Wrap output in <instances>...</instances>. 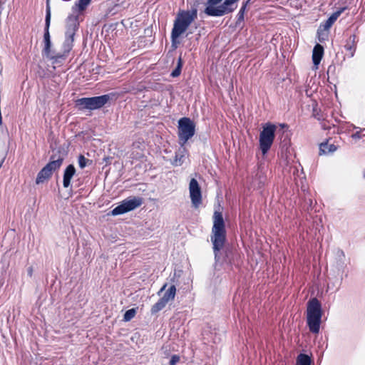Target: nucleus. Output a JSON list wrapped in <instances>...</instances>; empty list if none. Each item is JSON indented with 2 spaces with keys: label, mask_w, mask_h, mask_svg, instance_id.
Segmentation results:
<instances>
[{
  "label": "nucleus",
  "mask_w": 365,
  "mask_h": 365,
  "mask_svg": "<svg viewBox=\"0 0 365 365\" xmlns=\"http://www.w3.org/2000/svg\"><path fill=\"white\" fill-rule=\"evenodd\" d=\"M91 163V160L86 158L83 155H80L79 157H78V165H79V167L83 169L84 168L88 163Z\"/></svg>",
  "instance_id": "nucleus-28"
},
{
  "label": "nucleus",
  "mask_w": 365,
  "mask_h": 365,
  "mask_svg": "<svg viewBox=\"0 0 365 365\" xmlns=\"http://www.w3.org/2000/svg\"><path fill=\"white\" fill-rule=\"evenodd\" d=\"M345 9V7L339 9L334 12L321 26H322L324 30H329Z\"/></svg>",
  "instance_id": "nucleus-16"
},
{
  "label": "nucleus",
  "mask_w": 365,
  "mask_h": 365,
  "mask_svg": "<svg viewBox=\"0 0 365 365\" xmlns=\"http://www.w3.org/2000/svg\"><path fill=\"white\" fill-rule=\"evenodd\" d=\"M322 309L321 302L317 298H312L307 302V324L310 332L318 334L322 322Z\"/></svg>",
  "instance_id": "nucleus-3"
},
{
  "label": "nucleus",
  "mask_w": 365,
  "mask_h": 365,
  "mask_svg": "<svg viewBox=\"0 0 365 365\" xmlns=\"http://www.w3.org/2000/svg\"><path fill=\"white\" fill-rule=\"evenodd\" d=\"M167 284H165L158 292V295L160 296L161 294L164 292V294H163L161 298L163 300H165L167 303H168L170 301L174 299L176 294V287L174 284H173L170 286V287L167 290H165Z\"/></svg>",
  "instance_id": "nucleus-13"
},
{
  "label": "nucleus",
  "mask_w": 365,
  "mask_h": 365,
  "mask_svg": "<svg viewBox=\"0 0 365 365\" xmlns=\"http://www.w3.org/2000/svg\"><path fill=\"white\" fill-rule=\"evenodd\" d=\"M323 55L324 47L321 44L317 43L314 46L312 51V61L314 66H316V68H318V66L321 62Z\"/></svg>",
  "instance_id": "nucleus-15"
},
{
  "label": "nucleus",
  "mask_w": 365,
  "mask_h": 365,
  "mask_svg": "<svg viewBox=\"0 0 365 365\" xmlns=\"http://www.w3.org/2000/svg\"><path fill=\"white\" fill-rule=\"evenodd\" d=\"M312 359L306 354H299L297 357L296 365H311Z\"/></svg>",
  "instance_id": "nucleus-20"
},
{
  "label": "nucleus",
  "mask_w": 365,
  "mask_h": 365,
  "mask_svg": "<svg viewBox=\"0 0 365 365\" xmlns=\"http://www.w3.org/2000/svg\"><path fill=\"white\" fill-rule=\"evenodd\" d=\"M182 66H183V61H182L181 56H180L179 58H178V61H177L176 67L171 72L170 76L173 77V78H175V77L179 76L180 75V73H181Z\"/></svg>",
  "instance_id": "nucleus-23"
},
{
  "label": "nucleus",
  "mask_w": 365,
  "mask_h": 365,
  "mask_svg": "<svg viewBox=\"0 0 365 365\" xmlns=\"http://www.w3.org/2000/svg\"><path fill=\"white\" fill-rule=\"evenodd\" d=\"M186 155V149L185 148L184 145L179 148L176 152L175 155V158L173 160V165L175 166H180L185 160Z\"/></svg>",
  "instance_id": "nucleus-18"
},
{
  "label": "nucleus",
  "mask_w": 365,
  "mask_h": 365,
  "mask_svg": "<svg viewBox=\"0 0 365 365\" xmlns=\"http://www.w3.org/2000/svg\"><path fill=\"white\" fill-rule=\"evenodd\" d=\"M189 192L192 207L198 208L202 204V192L197 180L195 178L190 181Z\"/></svg>",
  "instance_id": "nucleus-11"
},
{
  "label": "nucleus",
  "mask_w": 365,
  "mask_h": 365,
  "mask_svg": "<svg viewBox=\"0 0 365 365\" xmlns=\"http://www.w3.org/2000/svg\"><path fill=\"white\" fill-rule=\"evenodd\" d=\"M51 24V8L48 6L45 17V28L43 34L44 47L43 55L53 61V63H60L65 60L67 54L71 51L73 46L74 36L78 29V16L71 15L66 19L65 41L63 43V53H55L51 50V41L49 33Z\"/></svg>",
  "instance_id": "nucleus-2"
},
{
  "label": "nucleus",
  "mask_w": 365,
  "mask_h": 365,
  "mask_svg": "<svg viewBox=\"0 0 365 365\" xmlns=\"http://www.w3.org/2000/svg\"><path fill=\"white\" fill-rule=\"evenodd\" d=\"M136 311L135 309H130L127 310L123 315V320L125 322L130 321L135 315Z\"/></svg>",
  "instance_id": "nucleus-27"
},
{
  "label": "nucleus",
  "mask_w": 365,
  "mask_h": 365,
  "mask_svg": "<svg viewBox=\"0 0 365 365\" xmlns=\"http://www.w3.org/2000/svg\"><path fill=\"white\" fill-rule=\"evenodd\" d=\"M247 4V2H246L245 4H244L242 6V7L240 8V9L237 15V21H236L237 27H240L241 23L244 21V15H245V11L246 9Z\"/></svg>",
  "instance_id": "nucleus-24"
},
{
  "label": "nucleus",
  "mask_w": 365,
  "mask_h": 365,
  "mask_svg": "<svg viewBox=\"0 0 365 365\" xmlns=\"http://www.w3.org/2000/svg\"><path fill=\"white\" fill-rule=\"evenodd\" d=\"M359 127H357V126H356V125H354V124H350V125L348 126V129H349V130H357V129H359Z\"/></svg>",
  "instance_id": "nucleus-31"
},
{
  "label": "nucleus",
  "mask_w": 365,
  "mask_h": 365,
  "mask_svg": "<svg viewBox=\"0 0 365 365\" xmlns=\"http://www.w3.org/2000/svg\"><path fill=\"white\" fill-rule=\"evenodd\" d=\"M142 204V199L140 197H128L123 200L120 205L116 206L112 210L111 214L113 216L122 215L135 210L140 207Z\"/></svg>",
  "instance_id": "nucleus-10"
},
{
  "label": "nucleus",
  "mask_w": 365,
  "mask_h": 365,
  "mask_svg": "<svg viewBox=\"0 0 365 365\" xmlns=\"http://www.w3.org/2000/svg\"><path fill=\"white\" fill-rule=\"evenodd\" d=\"M226 240L225 223L222 214L221 212L215 211L210 241L215 262L237 265L241 259L240 253L235 247L226 245Z\"/></svg>",
  "instance_id": "nucleus-1"
},
{
  "label": "nucleus",
  "mask_w": 365,
  "mask_h": 365,
  "mask_svg": "<svg viewBox=\"0 0 365 365\" xmlns=\"http://www.w3.org/2000/svg\"><path fill=\"white\" fill-rule=\"evenodd\" d=\"M277 126L271 123H267L262 125V130L259 133V148L263 155L267 153L273 144Z\"/></svg>",
  "instance_id": "nucleus-5"
},
{
  "label": "nucleus",
  "mask_w": 365,
  "mask_h": 365,
  "mask_svg": "<svg viewBox=\"0 0 365 365\" xmlns=\"http://www.w3.org/2000/svg\"><path fill=\"white\" fill-rule=\"evenodd\" d=\"M91 1V0H78V1L75 4V6L81 12L86 9Z\"/></svg>",
  "instance_id": "nucleus-25"
},
{
  "label": "nucleus",
  "mask_w": 365,
  "mask_h": 365,
  "mask_svg": "<svg viewBox=\"0 0 365 365\" xmlns=\"http://www.w3.org/2000/svg\"><path fill=\"white\" fill-rule=\"evenodd\" d=\"M49 1L50 0H46V9H48V6L50 8Z\"/></svg>",
  "instance_id": "nucleus-32"
},
{
  "label": "nucleus",
  "mask_w": 365,
  "mask_h": 365,
  "mask_svg": "<svg viewBox=\"0 0 365 365\" xmlns=\"http://www.w3.org/2000/svg\"><path fill=\"white\" fill-rule=\"evenodd\" d=\"M188 21L192 24V22L197 19V10L196 8H193L191 11H182L180 12Z\"/></svg>",
  "instance_id": "nucleus-22"
},
{
  "label": "nucleus",
  "mask_w": 365,
  "mask_h": 365,
  "mask_svg": "<svg viewBox=\"0 0 365 365\" xmlns=\"http://www.w3.org/2000/svg\"><path fill=\"white\" fill-rule=\"evenodd\" d=\"M363 137H365V128H359V129H357L356 130L355 133H354L351 135V138L354 140H359V139L362 138Z\"/></svg>",
  "instance_id": "nucleus-26"
},
{
  "label": "nucleus",
  "mask_w": 365,
  "mask_h": 365,
  "mask_svg": "<svg viewBox=\"0 0 365 365\" xmlns=\"http://www.w3.org/2000/svg\"><path fill=\"white\" fill-rule=\"evenodd\" d=\"M256 177L259 180L258 187H261L265 183L266 176L264 175V173L262 171H259L257 173Z\"/></svg>",
  "instance_id": "nucleus-29"
},
{
  "label": "nucleus",
  "mask_w": 365,
  "mask_h": 365,
  "mask_svg": "<svg viewBox=\"0 0 365 365\" xmlns=\"http://www.w3.org/2000/svg\"><path fill=\"white\" fill-rule=\"evenodd\" d=\"M357 44V38L355 34L351 35L346 40L344 45L345 49L349 52L347 56L349 58H352L354 56Z\"/></svg>",
  "instance_id": "nucleus-14"
},
{
  "label": "nucleus",
  "mask_w": 365,
  "mask_h": 365,
  "mask_svg": "<svg viewBox=\"0 0 365 365\" xmlns=\"http://www.w3.org/2000/svg\"><path fill=\"white\" fill-rule=\"evenodd\" d=\"M63 161V158L61 156L56 158V155H51L50 161L47 163L37 174L36 179V183L39 185L43 183L45 180H48L53 172L58 170Z\"/></svg>",
  "instance_id": "nucleus-7"
},
{
  "label": "nucleus",
  "mask_w": 365,
  "mask_h": 365,
  "mask_svg": "<svg viewBox=\"0 0 365 365\" xmlns=\"http://www.w3.org/2000/svg\"><path fill=\"white\" fill-rule=\"evenodd\" d=\"M222 0H207L205 14L209 16H222L233 11L236 6L235 4L238 0H225L222 4L215 6Z\"/></svg>",
  "instance_id": "nucleus-4"
},
{
  "label": "nucleus",
  "mask_w": 365,
  "mask_h": 365,
  "mask_svg": "<svg viewBox=\"0 0 365 365\" xmlns=\"http://www.w3.org/2000/svg\"><path fill=\"white\" fill-rule=\"evenodd\" d=\"M76 173L73 165L71 164L66 167L63 173V185L64 187H68L71 184V180Z\"/></svg>",
  "instance_id": "nucleus-17"
},
{
  "label": "nucleus",
  "mask_w": 365,
  "mask_h": 365,
  "mask_svg": "<svg viewBox=\"0 0 365 365\" xmlns=\"http://www.w3.org/2000/svg\"><path fill=\"white\" fill-rule=\"evenodd\" d=\"M179 359L180 358L178 356L173 355L170 360V365H175L179 361Z\"/></svg>",
  "instance_id": "nucleus-30"
},
{
  "label": "nucleus",
  "mask_w": 365,
  "mask_h": 365,
  "mask_svg": "<svg viewBox=\"0 0 365 365\" xmlns=\"http://www.w3.org/2000/svg\"><path fill=\"white\" fill-rule=\"evenodd\" d=\"M337 147L334 144H329L328 142L322 143L319 146V155L334 153Z\"/></svg>",
  "instance_id": "nucleus-19"
},
{
  "label": "nucleus",
  "mask_w": 365,
  "mask_h": 365,
  "mask_svg": "<svg viewBox=\"0 0 365 365\" xmlns=\"http://www.w3.org/2000/svg\"><path fill=\"white\" fill-rule=\"evenodd\" d=\"M195 133V125L189 118L183 117L179 119L178 134L179 143L183 146Z\"/></svg>",
  "instance_id": "nucleus-6"
},
{
  "label": "nucleus",
  "mask_w": 365,
  "mask_h": 365,
  "mask_svg": "<svg viewBox=\"0 0 365 365\" xmlns=\"http://www.w3.org/2000/svg\"><path fill=\"white\" fill-rule=\"evenodd\" d=\"M191 23L180 12L177 15L174 21L173 27L171 31V42L174 48H177L179 43L178 38L184 34Z\"/></svg>",
  "instance_id": "nucleus-9"
},
{
  "label": "nucleus",
  "mask_w": 365,
  "mask_h": 365,
  "mask_svg": "<svg viewBox=\"0 0 365 365\" xmlns=\"http://www.w3.org/2000/svg\"><path fill=\"white\" fill-rule=\"evenodd\" d=\"M334 267L338 272H344L346 267L345 253L340 249H336L334 251Z\"/></svg>",
  "instance_id": "nucleus-12"
},
{
  "label": "nucleus",
  "mask_w": 365,
  "mask_h": 365,
  "mask_svg": "<svg viewBox=\"0 0 365 365\" xmlns=\"http://www.w3.org/2000/svg\"><path fill=\"white\" fill-rule=\"evenodd\" d=\"M111 94H105L90 98H81L76 101V104L82 109L97 110L103 107L110 100Z\"/></svg>",
  "instance_id": "nucleus-8"
},
{
  "label": "nucleus",
  "mask_w": 365,
  "mask_h": 365,
  "mask_svg": "<svg viewBox=\"0 0 365 365\" xmlns=\"http://www.w3.org/2000/svg\"><path fill=\"white\" fill-rule=\"evenodd\" d=\"M168 303L160 298L155 304L151 307L150 312L153 314H156L161 311Z\"/></svg>",
  "instance_id": "nucleus-21"
}]
</instances>
